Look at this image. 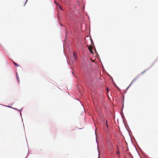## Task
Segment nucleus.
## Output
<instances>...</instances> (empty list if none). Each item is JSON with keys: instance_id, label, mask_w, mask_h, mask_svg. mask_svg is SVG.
<instances>
[{"instance_id": "6e6552de", "label": "nucleus", "mask_w": 158, "mask_h": 158, "mask_svg": "<svg viewBox=\"0 0 158 158\" xmlns=\"http://www.w3.org/2000/svg\"><path fill=\"white\" fill-rule=\"evenodd\" d=\"M119 152L118 151V152H117L116 153V154H119Z\"/></svg>"}, {"instance_id": "423d86ee", "label": "nucleus", "mask_w": 158, "mask_h": 158, "mask_svg": "<svg viewBox=\"0 0 158 158\" xmlns=\"http://www.w3.org/2000/svg\"><path fill=\"white\" fill-rule=\"evenodd\" d=\"M106 127H107V128H108V124H107V120H106Z\"/></svg>"}, {"instance_id": "0eeeda50", "label": "nucleus", "mask_w": 158, "mask_h": 158, "mask_svg": "<svg viewBox=\"0 0 158 158\" xmlns=\"http://www.w3.org/2000/svg\"><path fill=\"white\" fill-rule=\"evenodd\" d=\"M59 8H60V10H63V9H62V8L60 6V5H59Z\"/></svg>"}, {"instance_id": "7ed1b4c3", "label": "nucleus", "mask_w": 158, "mask_h": 158, "mask_svg": "<svg viewBox=\"0 0 158 158\" xmlns=\"http://www.w3.org/2000/svg\"><path fill=\"white\" fill-rule=\"evenodd\" d=\"M73 55L74 58L76 59H77V57L76 56V54L75 52H74L73 53Z\"/></svg>"}, {"instance_id": "f8f14e48", "label": "nucleus", "mask_w": 158, "mask_h": 158, "mask_svg": "<svg viewBox=\"0 0 158 158\" xmlns=\"http://www.w3.org/2000/svg\"><path fill=\"white\" fill-rule=\"evenodd\" d=\"M103 122L104 123H105V120H103Z\"/></svg>"}, {"instance_id": "39448f33", "label": "nucleus", "mask_w": 158, "mask_h": 158, "mask_svg": "<svg viewBox=\"0 0 158 158\" xmlns=\"http://www.w3.org/2000/svg\"><path fill=\"white\" fill-rule=\"evenodd\" d=\"M54 3L55 4H56L57 5H58V6H59V3H58L57 2H56V1H55L54 2Z\"/></svg>"}, {"instance_id": "20e7f679", "label": "nucleus", "mask_w": 158, "mask_h": 158, "mask_svg": "<svg viewBox=\"0 0 158 158\" xmlns=\"http://www.w3.org/2000/svg\"><path fill=\"white\" fill-rule=\"evenodd\" d=\"M13 63L15 65V66H16L17 67L19 66V65H18V64H16V63H15V62H14L13 61Z\"/></svg>"}, {"instance_id": "f03ea898", "label": "nucleus", "mask_w": 158, "mask_h": 158, "mask_svg": "<svg viewBox=\"0 0 158 158\" xmlns=\"http://www.w3.org/2000/svg\"><path fill=\"white\" fill-rule=\"evenodd\" d=\"M16 78H17V80L18 82H19V78L18 75L17 73L16 74Z\"/></svg>"}, {"instance_id": "ddd939ff", "label": "nucleus", "mask_w": 158, "mask_h": 158, "mask_svg": "<svg viewBox=\"0 0 158 158\" xmlns=\"http://www.w3.org/2000/svg\"><path fill=\"white\" fill-rule=\"evenodd\" d=\"M27 0H26V2H25V4H26V2H27Z\"/></svg>"}, {"instance_id": "9b49d317", "label": "nucleus", "mask_w": 158, "mask_h": 158, "mask_svg": "<svg viewBox=\"0 0 158 158\" xmlns=\"http://www.w3.org/2000/svg\"><path fill=\"white\" fill-rule=\"evenodd\" d=\"M107 91H108V88H107Z\"/></svg>"}, {"instance_id": "1a4fd4ad", "label": "nucleus", "mask_w": 158, "mask_h": 158, "mask_svg": "<svg viewBox=\"0 0 158 158\" xmlns=\"http://www.w3.org/2000/svg\"><path fill=\"white\" fill-rule=\"evenodd\" d=\"M136 78H135V79H134L133 81H132V82L131 83H132L133 82H134L135 80H136Z\"/></svg>"}, {"instance_id": "f257e3e1", "label": "nucleus", "mask_w": 158, "mask_h": 158, "mask_svg": "<svg viewBox=\"0 0 158 158\" xmlns=\"http://www.w3.org/2000/svg\"><path fill=\"white\" fill-rule=\"evenodd\" d=\"M92 48L93 47L92 45H90V46L88 47V49L89 50V51L90 52V53H92V54H93L94 52L92 50Z\"/></svg>"}, {"instance_id": "9d476101", "label": "nucleus", "mask_w": 158, "mask_h": 158, "mask_svg": "<svg viewBox=\"0 0 158 158\" xmlns=\"http://www.w3.org/2000/svg\"><path fill=\"white\" fill-rule=\"evenodd\" d=\"M131 84H130V85L128 86V87H127V89H128L129 88V87H130V85H131Z\"/></svg>"}]
</instances>
